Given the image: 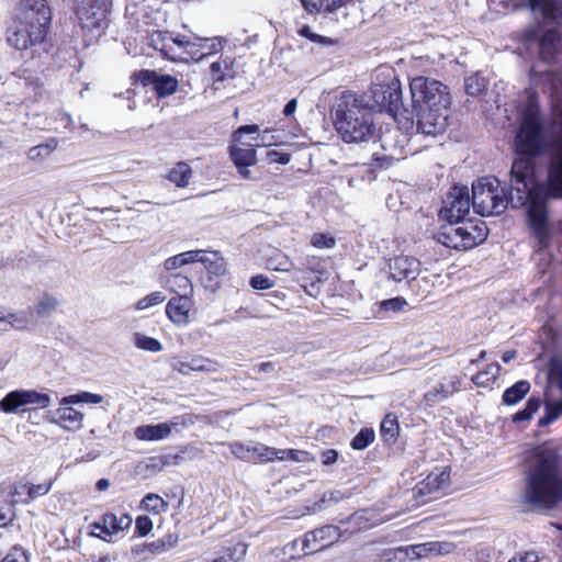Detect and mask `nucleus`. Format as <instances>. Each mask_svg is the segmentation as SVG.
<instances>
[{
  "instance_id": "1",
  "label": "nucleus",
  "mask_w": 562,
  "mask_h": 562,
  "mask_svg": "<svg viewBox=\"0 0 562 562\" xmlns=\"http://www.w3.org/2000/svg\"><path fill=\"white\" fill-rule=\"evenodd\" d=\"M515 147L516 151L522 156L515 159L512 166L509 196L498 179L483 177L472 184V206L481 216L501 215L506 211L509 202L514 207L525 206L531 234L540 245H544L551 236L547 195L562 198V138L552 146L548 184L547 187L539 184L533 177L529 156L542 150L543 134L539 109L532 100L522 111Z\"/></svg>"
},
{
  "instance_id": "2",
  "label": "nucleus",
  "mask_w": 562,
  "mask_h": 562,
  "mask_svg": "<svg viewBox=\"0 0 562 562\" xmlns=\"http://www.w3.org/2000/svg\"><path fill=\"white\" fill-rule=\"evenodd\" d=\"M524 498L528 504L550 508L562 502V479L555 452L539 447L526 474Z\"/></svg>"
},
{
  "instance_id": "3",
  "label": "nucleus",
  "mask_w": 562,
  "mask_h": 562,
  "mask_svg": "<svg viewBox=\"0 0 562 562\" xmlns=\"http://www.w3.org/2000/svg\"><path fill=\"white\" fill-rule=\"evenodd\" d=\"M50 8L46 0H25L8 29L7 41L18 49L42 43L49 30Z\"/></svg>"
},
{
  "instance_id": "4",
  "label": "nucleus",
  "mask_w": 562,
  "mask_h": 562,
  "mask_svg": "<svg viewBox=\"0 0 562 562\" xmlns=\"http://www.w3.org/2000/svg\"><path fill=\"white\" fill-rule=\"evenodd\" d=\"M487 235L488 229L484 222L462 221L454 225H442L437 234V240L448 248L468 250L482 244Z\"/></svg>"
},
{
  "instance_id": "5",
  "label": "nucleus",
  "mask_w": 562,
  "mask_h": 562,
  "mask_svg": "<svg viewBox=\"0 0 562 562\" xmlns=\"http://www.w3.org/2000/svg\"><path fill=\"white\" fill-rule=\"evenodd\" d=\"M409 91L414 110L450 105L449 88L441 81L425 76L412 78Z\"/></svg>"
},
{
  "instance_id": "6",
  "label": "nucleus",
  "mask_w": 562,
  "mask_h": 562,
  "mask_svg": "<svg viewBox=\"0 0 562 562\" xmlns=\"http://www.w3.org/2000/svg\"><path fill=\"white\" fill-rule=\"evenodd\" d=\"M259 132L257 124H248L239 126L232 135L228 146L229 158L237 168L239 176L244 179L251 178L249 167L257 165V149L252 142H247L245 135L256 134Z\"/></svg>"
},
{
  "instance_id": "7",
  "label": "nucleus",
  "mask_w": 562,
  "mask_h": 562,
  "mask_svg": "<svg viewBox=\"0 0 562 562\" xmlns=\"http://www.w3.org/2000/svg\"><path fill=\"white\" fill-rule=\"evenodd\" d=\"M367 100L370 111H385L395 116L403 104L400 80L395 76H391L383 83H373Z\"/></svg>"
},
{
  "instance_id": "8",
  "label": "nucleus",
  "mask_w": 562,
  "mask_h": 562,
  "mask_svg": "<svg viewBox=\"0 0 562 562\" xmlns=\"http://www.w3.org/2000/svg\"><path fill=\"white\" fill-rule=\"evenodd\" d=\"M110 0H81L76 15L85 36H99L105 26Z\"/></svg>"
},
{
  "instance_id": "9",
  "label": "nucleus",
  "mask_w": 562,
  "mask_h": 562,
  "mask_svg": "<svg viewBox=\"0 0 562 562\" xmlns=\"http://www.w3.org/2000/svg\"><path fill=\"white\" fill-rule=\"evenodd\" d=\"M419 271L420 262L416 258L409 256H396L390 259L387 265L390 279L395 282L407 281L409 283L415 281L418 283V290H415V286L412 285L413 291H415L417 295H424L428 292L429 286L425 277L416 280Z\"/></svg>"
},
{
  "instance_id": "10",
  "label": "nucleus",
  "mask_w": 562,
  "mask_h": 562,
  "mask_svg": "<svg viewBox=\"0 0 562 562\" xmlns=\"http://www.w3.org/2000/svg\"><path fill=\"white\" fill-rule=\"evenodd\" d=\"M181 44L180 61H200L223 49L221 37H201L198 35H183Z\"/></svg>"
},
{
  "instance_id": "11",
  "label": "nucleus",
  "mask_w": 562,
  "mask_h": 562,
  "mask_svg": "<svg viewBox=\"0 0 562 562\" xmlns=\"http://www.w3.org/2000/svg\"><path fill=\"white\" fill-rule=\"evenodd\" d=\"M52 398L46 393L36 390H14L0 401V412L14 414L26 406L44 409L49 407Z\"/></svg>"
},
{
  "instance_id": "12",
  "label": "nucleus",
  "mask_w": 562,
  "mask_h": 562,
  "mask_svg": "<svg viewBox=\"0 0 562 562\" xmlns=\"http://www.w3.org/2000/svg\"><path fill=\"white\" fill-rule=\"evenodd\" d=\"M368 106L369 101L364 95L352 91H344L334 105L335 123L358 116H371Z\"/></svg>"
},
{
  "instance_id": "13",
  "label": "nucleus",
  "mask_w": 562,
  "mask_h": 562,
  "mask_svg": "<svg viewBox=\"0 0 562 562\" xmlns=\"http://www.w3.org/2000/svg\"><path fill=\"white\" fill-rule=\"evenodd\" d=\"M471 207L467 188L453 187L448 194L445 206L439 212V217L448 224L454 225L463 221Z\"/></svg>"
},
{
  "instance_id": "14",
  "label": "nucleus",
  "mask_w": 562,
  "mask_h": 562,
  "mask_svg": "<svg viewBox=\"0 0 562 562\" xmlns=\"http://www.w3.org/2000/svg\"><path fill=\"white\" fill-rule=\"evenodd\" d=\"M449 109L450 105H439L415 110L417 128L426 135L436 136L443 133L449 125Z\"/></svg>"
},
{
  "instance_id": "15",
  "label": "nucleus",
  "mask_w": 562,
  "mask_h": 562,
  "mask_svg": "<svg viewBox=\"0 0 562 562\" xmlns=\"http://www.w3.org/2000/svg\"><path fill=\"white\" fill-rule=\"evenodd\" d=\"M338 134L346 143L368 142L374 134L371 116H358L335 123Z\"/></svg>"
},
{
  "instance_id": "16",
  "label": "nucleus",
  "mask_w": 562,
  "mask_h": 562,
  "mask_svg": "<svg viewBox=\"0 0 562 562\" xmlns=\"http://www.w3.org/2000/svg\"><path fill=\"white\" fill-rule=\"evenodd\" d=\"M132 525V517L126 514L116 516L115 514H105L99 521L90 525V533L110 542L112 537L128 529Z\"/></svg>"
},
{
  "instance_id": "17",
  "label": "nucleus",
  "mask_w": 562,
  "mask_h": 562,
  "mask_svg": "<svg viewBox=\"0 0 562 562\" xmlns=\"http://www.w3.org/2000/svg\"><path fill=\"white\" fill-rule=\"evenodd\" d=\"M193 306V296H175L166 304V316L175 326L186 327L191 323V312Z\"/></svg>"
},
{
  "instance_id": "18",
  "label": "nucleus",
  "mask_w": 562,
  "mask_h": 562,
  "mask_svg": "<svg viewBox=\"0 0 562 562\" xmlns=\"http://www.w3.org/2000/svg\"><path fill=\"white\" fill-rule=\"evenodd\" d=\"M183 35L173 36L167 32L155 31L150 34L149 44L150 46L159 50L165 57L173 61H180L181 44Z\"/></svg>"
},
{
  "instance_id": "19",
  "label": "nucleus",
  "mask_w": 562,
  "mask_h": 562,
  "mask_svg": "<svg viewBox=\"0 0 562 562\" xmlns=\"http://www.w3.org/2000/svg\"><path fill=\"white\" fill-rule=\"evenodd\" d=\"M66 396L59 401V407L53 413L50 422L63 429L76 431L82 427L85 414L72 407L74 403H65Z\"/></svg>"
},
{
  "instance_id": "20",
  "label": "nucleus",
  "mask_w": 562,
  "mask_h": 562,
  "mask_svg": "<svg viewBox=\"0 0 562 562\" xmlns=\"http://www.w3.org/2000/svg\"><path fill=\"white\" fill-rule=\"evenodd\" d=\"M179 426V418L158 424L140 425L134 429V436L139 441H161L168 439L172 430H178Z\"/></svg>"
},
{
  "instance_id": "21",
  "label": "nucleus",
  "mask_w": 562,
  "mask_h": 562,
  "mask_svg": "<svg viewBox=\"0 0 562 562\" xmlns=\"http://www.w3.org/2000/svg\"><path fill=\"white\" fill-rule=\"evenodd\" d=\"M449 485L450 472L447 469L437 470L417 485L416 494L427 496V499L437 498Z\"/></svg>"
},
{
  "instance_id": "22",
  "label": "nucleus",
  "mask_w": 562,
  "mask_h": 562,
  "mask_svg": "<svg viewBox=\"0 0 562 562\" xmlns=\"http://www.w3.org/2000/svg\"><path fill=\"white\" fill-rule=\"evenodd\" d=\"M138 79L145 86H151L158 98H165L173 94L178 88V80L170 75H160L150 70L139 71Z\"/></svg>"
},
{
  "instance_id": "23",
  "label": "nucleus",
  "mask_w": 562,
  "mask_h": 562,
  "mask_svg": "<svg viewBox=\"0 0 562 562\" xmlns=\"http://www.w3.org/2000/svg\"><path fill=\"white\" fill-rule=\"evenodd\" d=\"M338 537L339 531L337 527L325 526L305 535L303 548L310 550V552H316L333 544Z\"/></svg>"
},
{
  "instance_id": "24",
  "label": "nucleus",
  "mask_w": 562,
  "mask_h": 562,
  "mask_svg": "<svg viewBox=\"0 0 562 562\" xmlns=\"http://www.w3.org/2000/svg\"><path fill=\"white\" fill-rule=\"evenodd\" d=\"M0 323H5L16 330H31L35 327L32 311H11L0 304Z\"/></svg>"
},
{
  "instance_id": "25",
  "label": "nucleus",
  "mask_w": 562,
  "mask_h": 562,
  "mask_svg": "<svg viewBox=\"0 0 562 562\" xmlns=\"http://www.w3.org/2000/svg\"><path fill=\"white\" fill-rule=\"evenodd\" d=\"M235 75L234 59L231 56L221 55L216 60L212 61L209 67V77L213 86L233 79Z\"/></svg>"
},
{
  "instance_id": "26",
  "label": "nucleus",
  "mask_w": 562,
  "mask_h": 562,
  "mask_svg": "<svg viewBox=\"0 0 562 562\" xmlns=\"http://www.w3.org/2000/svg\"><path fill=\"white\" fill-rule=\"evenodd\" d=\"M456 546L450 541H429L424 543H417L415 553L418 559H428L439 555H447L454 551Z\"/></svg>"
},
{
  "instance_id": "27",
  "label": "nucleus",
  "mask_w": 562,
  "mask_h": 562,
  "mask_svg": "<svg viewBox=\"0 0 562 562\" xmlns=\"http://www.w3.org/2000/svg\"><path fill=\"white\" fill-rule=\"evenodd\" d=\"M165 285L170 292L177 294V296H193V285L187 276L180 273L170 274L165 279Z\"/></svg>"
},
{
  "instance_id": "28",
  "label": "nucleus",
  "mask_w": 562,
  "mask_h": 562,
  "mask_svg": "<svg viewBox=\"0 0 562 562\" xmlns=\"http://www.w3.org/2000/svg\"><path fill=\"white\" fill-rule=\"evenodd\" d=\"M192 177V168L186 161H179L172 166L166 178L178 188H186L189 186Z\"/></svg>"
},
{
  "instance_id": "29",
  "label": "nucleus",
  "mask_w": 562,
  "mask_h": 562,
  "mask_svg": "<svg viewBox=\"0 0 562 562\" xmlns=\"http://www.w3.org/2000/svg\"><path fill=\"white\" fill-rule=\"evenodd\" d=\"M530 391V383L526 380L516 382L513 386L506 389L503 393V404L516 405L519 403Z\"/></svg>"
},
{
  "instance_id": "30",
  "label": "nucleus",
  "mask_w": 562,
  "mask_h": 562,
  "mask_svg": "<svg viewBox=\"0 0 562 562\" xmlns=\"http://www.w3.org/2000/svg\"><path fill=\"white\" fill-rule=\"evenodd\" d=\"M57 146V139L49 138L42 144L31 147L26 153V157L30 161L42 162L56 150Z\"/></svg>"
},
{
  "instance_id": "31",
  "label": "nucleus",
  "mask_w": 562,
  "mask_h": 562,
  "mask_svg": "<svg viewBox=\"0 0 562 562\" xmlns=\"http://www.w3.org/2000/svg\"><path fill=\"white\" fill-rule=\"evenodd\" d=\"M200 262L204 265L205 269L211 274L223 276L226 272V262L216 251L207 252L203 250Z\"/></svg>"
},
{
  "instance_id": "32",
  "label": "nucleus",
  "mask_w": 562,
  "mask_h": 562,
  "mask_svg": "<svg viewBox=\"0 0 562 562\" xmlns=\"http://www.w3.org/2000/svg\"><path fill=\"white\" fill-rule=\"evenodd\" d=\"M252 454L255 458L252 462L255 463L273 462L276 460L282 461V456H280V449L269 447L263 443H257L252 446Z\"/></svg>"
},
{
  "instance_id": "33",
  "label": "nucleus",
  "mask_w": 562,
  "mask_h": 562,
  "mask_svg": "<svg viewBox=\"0 0 562 562\" xmlns=\"http://www.w3.org/2000/svg\"><path fill=\"white\" fill-rule=\"evenodd\" d=\"M142 507L146 512L160 515L168 509V503L158 494L149 493L142 501Z\"/></svg>"
},
{
  "instance_id": "34",
  "label": "nucleus",
  "mask_w": 562,
  "mask_h": 562,
  "mask_svg": "<svg viewBox=\"0 0 562 562\" xmlns=\"http://www.w3.org/2000/svg\"><path fill=\"white\" fill-rule=\"evenodd\" d=\"M529 5L533 13H539L544 19L557 18V0H529Z\"/></svg>"
},
{
  "instance_id": "35",
  "label": "nucleus",
  "mask_w": 562,
  "mask_h": 562,
  "mask_svg": "<svg viewBox=\"0 0 562 562\" xmlns=\"http://www.w3.org/2000/svg\"><path fill=\"white\" fill-rule=\"evenodd\" d=\"M133 344L136 348L149 352H159L162 350V345L159 340L142 333H135L133 335Z\"/></svg>"
},
{
  "instance_id": "36",
  "label": "nucleus",
  "mask_w": 562,
  "mask_h": 562,
  "mask_svg": "<svg viewBox=\"0 0 562 562\" xmlns=\"http://www.w3.org/2000/svg\"><path fill=\"white\" fill-rule=\"evenodd\" d=\"M58 301L53 297L45 295L38 300L34 308H32L33 316L36 314L38 317H48L57 308ZM31 311V308L29 310ZM35 321V318L33 317Z\"/></svg>"
},
{
  "instance_id": "37",
  "label": "nucleus",
  "mask_w": 562,
  "mask_h": 562,
  "mask_svg": "<svg viewBox=\"0 0 562 562\" xmlns=\"http://www.w3.org/2000/svg\"><path fill=\"white\" fill-rule=\"evenodd\" d=\"M10 503L12 506L18 504H27L30 503V490L29 484L23 482H18L12 485L11 491L9 493Z\"/></svg>"
},
{
  "instance_id": "38",
  "label": "nucleus",
  "mask_w": 562,
  "mask_h": 562,
  "mask_svg": "<svg viewBox=\"0 0 562 562\" xmlns=\"http://www.w3.org/2000/svg\"><path fill=\"white\" fill-rule=\"evenodd\" d=\"M381 435L385 441H394L398 435V423L395 415L387 414L381 423Z\"/></svg>"
},
{
  "instance_id": "39",
  "label": "nucleus",
  "mask_w": 562,
  "mask_h": 562,
  "mask_svg": "<svg viewBox=\"0 0 562 562\" xmlns=\"http://www.w3.org/2000/svg\"><path fill=\"white\" fill-rule=\"evenodd\" d=\"M103 402V396L97 393H91L87 391H81L76 394H70L66 396L65 403H74L76 404H93L98 405Z\"/></svg>"
},
{
  "instance_id": "40",
  "label": "nucleus",
  "mask_w": 562,
  "mask_h": 562,
  "mask_svg": "<svg viewBox=\"0 0 562 562\" xmlns=\"http://www.w3.org/2000/svg\"><path fill=\"white\" fill-rule=\"evenodd\" d=\"M165 301L166 295L161 291H155L139 299L135 303L134 308L136 311H146L154 306L162 304Z\"/></svg>"
},
{
  "instance_id": "41",
  "label": "nucleus",
  "mask_w": 562,
  "mask_h": 562,
  "mask_svg": "<svg viewBox=\"0 0 562 562\" xmlns=\"http://www.w3.org/2000/svg\"><path fill=\"white\" fill-rule=\"evenodd\" d=\"M541 400L539 397H530L524 409L517 412L514 417V423H521L529 420L540 408Z\"/></svg>"
},
{
  "instance_id": "42",
  "label": "nucleus",
  "mask_w": 562,
  "mask_h": 562,
  "mask_svg": "<svg viewBox=\"0 0 562 562\" xmlns=\"http://www.w3.org/2000/svg\"><path fill=\"white\" fill-rule=\"evenodd\" d=\"M267 266L273 271L289 272L292 270L294 263L285 254L277 252L274 256L269 258Z\"/></svg>"
},
{
  "instance_id": "43",
  "label": "nucleus",
  "mask_w": 562,
  "mask_h": 562,
  "mask_svg": "<svg viewBox=\"0 0 562 562\" xmlns=\"http://www.w3.org/2000/svg\"><path fill=\"white\" fill-rule=\"evenodd\" d=\"M486 80L480 74H474L465 78L464 87L470 95H479L486 88Z\"/></svg>"
},
{
  "instance_id": "44",
  "label": "nucleus",
  "mask_w": 562,
  "mask_h": 562,
  "mask_svg": "<svg viewBox=\"0 0 562 562\" xmlns=\"http://www.w3.org/2000/svg\"><path fill=\"white\" fill-rule=\"evenodd\" d=\"M311 246L318 249H333L336 246V238L328 233H315L311 236Z\"/></svg>"
},
{
  "instance_id": "45",
  "label": "nucleus",
  "mask_w": 562,
  "mask_h": 562,
  "mask_svg": "<svg viewBox=\"0 0 562 562\" xmlns=\"http://www.w3.org/2000/svg\"><path fill=\"white\" fill-rule=\"evenodd\" d=\"M375 434L371 428L361 429L351 440V447L355 450H363L373 442Z\"/></svg>"
},
{
  "instance_id": "46",
  "label": "nucleus",
  "mask_w": 562,
  "mask_h": 562,
  "mask_svg": "<svg viewBox=\"0 0 562 562\" xmlns=\"http://www.w3.org/2000/svg\"><path fill=\"white\" fill-rule=\"evenodd\" d=\"M192 371L195 372H214L216 371V362L203 356H194L189 359Z\"/></svg>"
},
{
  "instance_id": "47",
  "label": "nucleus",
  "mask_w": 562,
  "mask_h": 562,
  "mask_svg": "<svg viewBox=\"0 0 562 562\" xmlns=\"http://www.w3.org/2000/svg\"><path fill=\"white\" fill-rule=\"evenodd\" d=\"M501 367L497 363H492L487 366L486 370L484 372L477 373L473 381L477 385H487L490 382H493L496 380L498 373H499Z\"/></svg>"
},
{
  "instance_id": "48",
  "label": "nucleus",
  "mask_w": 562,
  "mask_h": 562,
  "mask_svg": "<svg viewBox=\"0 0 562 562\" xmlns=\"http://www.w3.org/2000/svg\"><path fill=\"white\" fill-rule=\"evenodd\" d=\"M232 454H234L236 458L244 460V461H250L255 460L252 454V446H246L241 442L235 441L228 445Z\"/></svg>"
},
{
  "instance_id": "49",
  "label": "nucleus",
  "mask_w": 562,
  "mask_h": 562,
  "mask_svg": "<svg viewBox=\"0 0 562 562\" xmlns=\"http://www.w3.org/2000/svg\"><path fill=\"white\" fill-rule=\"evenodd\" d=\"M280 456H282V461L289 459L295 462H311L314 460L311 453L297 449H280Z\"/></svg>"
},
{
  "instance_id": "50",
  "label": "nucleus",
  "mask_w": 562,
  "mask_h": 562,
  "mask_svg": "<svg viewBox=\"0 0 562 562\" xmlns=\"http://www.w3.org/2000/svg\"><path fill=\"white\" fill-rule=\"evenodd\" d=\"M414 549H416V544L398 547L392 550L391 553L393 554V559L400 562L419 560Z\"/></svg>"
},
{
  "instance_id": "51",
  "label": "nucleus",
  "mask_w": 562,
  "mask_h": 562,
  "mask_svg": "<svg viewBox=\"0 0 562 562\" xmlns=\"http://www.w3.org/2000/svg\"><path fill=\"white\" fill-rule=\"evenodd\" d=\"M406 300L401 296L384 300L379 303V308L383 312H401L406 306Z\"/></svg>"
},
{
  "instance_id": "52",
  "label": "nucleus",
  "mask_w": 562,
  "mask_h": 562,
  "mask_svg": "<svg viewBox=\"0 0 562 562\" xmlns=\"http://www.w3.org/2000/svg\"><path fill=\"white\" fill-rule=\"evenodd\" d=\"M164 1L159 0H144L143 9H155V15L153 18L154 22L158 23L159 21L166 20V12L164 10Z\"/></svg>"
},
{
  "instance_id": "53",
  "label": "nucleus",
  "mask_w": 562,
  "mask_h": 562,
  "mask_svg": "<svg viewBox=\"0 0 562 562\" xmlns=\"http://www.w3.org/2000/svg\"><path fill=\"white\" fill-rule=\"evenodd\" d=\"M257 134L258 135L256 137H251V142H254L252 144L256 148L261 146L269 147L278 145L276 137L273 135H270L269 130H266L260 134L258 132Z\"/></svg>"
},
{
  "instance_id": "54",
  "label": "nucleus",
  "mask_w": 562,
  "mask_h": 562,
  "mask_svg": "<svg viewBox=\"0 0 562 562\" xmlns=\"http://www.w3.org/2000/svg\"><path fill=\"white\" fill-rule=\"evenodd\" d=\"M1 562H29V555L23 548L13 547Z\"/></svg>"
},
{
  "instance_id": "55",
  "label": "nucleus",
  "mask_w": 562,
  "mask_h": 562,
  "mask_svg": "<svg viewBox=\"0 0 562 562\" xmlns=\"http://www.w3.org/2000/svg\"><path fill=\"white\" fill-rule=\"evenodd\" d=\"M52 482L50 481H47V482H43V483H40V484H31L29 485V490H30V501H33L40 496H44L46 495L50 488H52Z\"/></svg>"
},
{
  "instance_id": "56",
  "label": "nucleus",
  "mask_w": 562,
  "mask_h": 562,
  "mask_svg": "<svg viewBox=\"0 0 562 562\" xmlns=\"http://www.w3.org/2000/svg\"><path fill=\"white\" fill-rule=\"evenodd\" d=\"M267 161L269 164H280L288 165L291 161V155L283 151H278L276 149H271L267 151Z\"/></svg>"
},
{
  "instance_id": "57",
  "label": "nucleus",
  "mask_w": 562,
  "mask_h": 562,
  "mask_svg": "<svg viewBox=\"0 0 562 562\" xmlns=\"http://www.w3.org/2000/svg\"><path fill=\"white\" fill-rule=\"evenodd\" d=\"M250 285L256 290H268L273 286V282L263 274H257L250 279Z\"/></svg>"
},
{
  "instance_id": "58",
  "label": "nucleus",
  "mask_w": 562,
  "mask_h": 562,
  "mask_svg": "<svg viewBox=\"0 0 562 562\" xmlns=\"http://www.w3.org/2000/svg\"><path fill=\"white\" fill-rule=\"evenodd\" d=\"M300 34L315 43H321L324 45L333 43V41L330 38H327V37H324L322 35L314 33L308 26L302 27L300 30Z\"/></svg>"
},
{
  "instance_id": "59",
  "label": "nucleus",
  "mask_w": 562,
  "mask_h": 562,
  "mask_svg": "<svg viewBox=\"0 0 562 562\" xmlns=\"http://www.w3.org/2000/svg\"><path fill=\"white\" fill-rule=\"evenodd\" d=\"M136 529L140 536L148 535L153 529V521L147 516H138L136 518Z\"/></svg>"
},
{
  "instance_id": "60",
  "label": "nucleus",
  "mask_w": 562,
  "mask_h": 562,
  "mask_svg": "<svg viewBox=\"0 0 562 562\" xmlns=\"http://www.w3.org/2000/svg\"><path fill=\"white\" fill-rule=\"evenodd\" d=\"M178 255L180 256L183 266H186L193 262H200V258L203 256V250H189Z\"/></svg>"
},
{
  "instance_id": "61",
  "label": "nucleus",
  "mask_w": 562,
  "mask_h": 562,
  "mask_svg": "<svg viewBox=\"0 0 562 562\" xmlns=\"http://www.w3.org/2000/svg\"><path fill=\"white\" fill-rule=\"evenodd\" d=\"M15 517L14 509L0 507V528L9 526Z\"/></svg>"
},
{
  "instance_id": "62",
  "label": "nucleus",
  "mask_w": 562,
  "mask_h": 562,
  "mask_svg": "<svg viewBox=\"0 0 562 562\" xmlns=\"http://www.w3.org/2000/svg\"><path fill=\"white\" fill-rule=\"evenodd\" d=\"M303 7L310 12L326 10V0H301Z\"/></svg>"
},
{
  "instance_id": "63",
  "label": "nucleus",
  "mask_w": 562,
  "mask_h": 562,
  "mask_svg": "<svg viewBox=\"0 0 562 562\" xmlns=\"http://www.w3.org/2000/svg\"><path fill=\"white\" fill-rule=\"evenodd\" d=\"M539 557L535 551L521 552L512 558L508 562H538Z\"/></svg>"
},
{
  "instance_id": "64",
  "label": "nucleus",
  "mask_w": 562,
  "mask_h": 562,
  "mask_svg": "<svg viewBox=\"0 0 562 562\" xmlns=\"http://www.w3.org/2000/svg\"><path fill=\"white\" fill-rule=\"evenodd\" d=\"M183 267L182 260L179 255H175L172 257H169L164 262V268L167 271L176 270L178 268Z\"/></svg>"
}]
</instances>
